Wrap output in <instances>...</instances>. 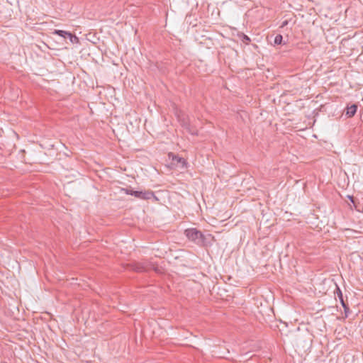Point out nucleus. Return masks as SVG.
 <instances>
[{
  "label": "nucleus",
  "mask_w": 363,
  "mask_h": 363,
  "mask_svg": "<svg viewBox=\"0 0 363 363\" xmlns=\"http://www.w3.org/2000/svg\"><path fill=\"white\" fill-rule=\"evenodd\" d=\"M128 267L130 270L138 273L147 272L152 269L154 270L156 273H162V269L161 267L154 263L147 261L133 262L128 264Z\"/></svg>",
  "instance_id": "1"
},
{
  "label": "nucleus",
  "mask_w": 363,
  "mask_h": 363,
  "mask_svg": "<svg viewBox=\"0 0 363 363\" xmlns=\"http://www.w3.org/2000/svg\"><path fill=\"white\" fill-rule=\"evenodd\" d=\"M184 234L189 240L194 242L197 245H204L206 238L204 235L196 228H191L186 229L184 230Z\"/></svg>",
  "instance_id": "2"
},
{
  "label": "nucleus",
  "mask_w": 363,
  "mask_h": 363,
  "mask_svg": "<svg viewBox=\"0 0 363 363\" xmlns=\"http://www.w3.org/2000/svg\"><path fill=\"white\" fill-rule=\"evenodd\" d=\"M174 114L183 128H184L191 135H197V130L196 129L191 128L189 117L182 111L176 108L174 110Z\"/></svg>",
  "instance_id": "3"
},
{
  "label": "nucleus",
  "mask_w": 363,
  "mask_h": 363,
  "mask_svg": "<svg viewBox=\"0 0 363 363\" xmlns=\"http://www.w3.org/2000/svg\"><path fill=\"white\" fill-rule=\"evenodd\" d=\"M53 34H55V35H57L60 37H62L64 38H69V40L71 41V43H74L75 42H77L78 41V38L72 34L71 33L69 32H67V31H65V30H55L53 32H52Z\"/></svg>",
  "instance_id": "4"
},
{
  "label": "nucleus",
  "mask_w": 363,
  "mask_h": 363,
  "mask_svg": "<svg viewBox=\"0 0 363 363\" xmlns=\"http://www.w3.org/2000/svg\"><path fill=\"white\" fill-rule=\"evenodd\" d=\"M131 196H134L135 197L140 199L147 200L154 196V193L150 191H133V193H130Z\"/></svg>",
  "instance_id": "5"
},
{
  "label": "nucleus",
  "mask_w": 363,
  "mask_h": 363,
  "mask_svg": "<svg viewBox=\"0 0 363 363\" xmlns=\"http://www.w3.org/2000/svg\"><path fill=\"white\" fill-rule=\"evenodd\" d=\"M169 157L172 156V161L176 162L177 164H181V167L186 168L187 167V162L183 157H180L177 155H174L172 154L169 155Z\"/></svg>",
  "instance_id": "6"
},
{
  "label": "nucleus",
  "mask_w": 363,
  "mask_h": 363,
  "mask_svg": "<svg viewBox=\"0 0 363 363\" xmlns=\"http://www.w3.org/2000/svg\"><path fill=\"white\" fill-rule=\"evenodd\" d=\"M357 106L355 104H352L350 106H347L346 108L345 115L347 117L351 118L354 116V114L357 112Z\"/></svg>",
  "instance_id": "7"
},
{
  "label": "nucleus",
  "mask_w": 363,
  "mask_h": 363,
  "mask_svg": "<svg viewBox=\"0 0 363 363\" xmlns=\"http://www.w3.org/2000/svg\"><path fill=\"white\" fill-rule=\"evenodd\" d=\"M336 294L340 301L341 304L343 303H345L343 299L342 293L340 289L337 286V289H336Z\"/></svg>",
  "instance_id": "8"
},
{
  "label": "nucleus",
  "mask_w": 363,
  "mask_h": 363,
  "mask_svg": "<svg viewBox=\"0 0 363 363\" xmlns=\"http://www.w3.org/2000/svg\"><path fill=\"white\" fill-rule=\"evenodd\" d=\"M283 40V37L281 34H278L274 38V44L275 45H280L281 44Z\"/></svg>",
  "instance_id": "9"
},
{
  "label": "nucleus",
  "mask_w": 363,
  "mask_h": 363,
  "mask_svg": "<svg viewBox=\"0 0 363 363\" xmlns=\"http://www.w3.org/2000/svg\"><path fill=\"white\" fill-rule=\"evenodd\" d=\"M342 306L344 308L345 316L347 317L349 313H350V308H349V306L345 303H342Z\"/></svg>",
  "instance_id": "10"
},
{
  "label": "nucleus",
  "mask_w": 363,
  "mask_h": 363,
  "mask_svg": "<svg viewBox=\"0 0 363 363\" xmlns=\"http://www.w3.org/2000/svg\"><path fill=\"white\" fill-rule=\"evenodd\" d=\"M123 191H125V193L126 194H129V195H131L130 193H133V190H131V189H122Z\"/></svg>",
  "instance_id": "11"
},
{
  "label": "nucleus",
  "mask_w": 363,
  "mask_h": 363,
  "mask_svg": "<svg viewBox=\"0 0 363 363\" xmlns=\"http://www.w3.org/2000/svg\"><path fill=\"white\" fill-rule=\"evenodd\" d=\"M244 38V41L246 43H248L250 41V38L247 35H244V38Z\"/></svg>",
  "instance_id": "12"
}]
</instances>
